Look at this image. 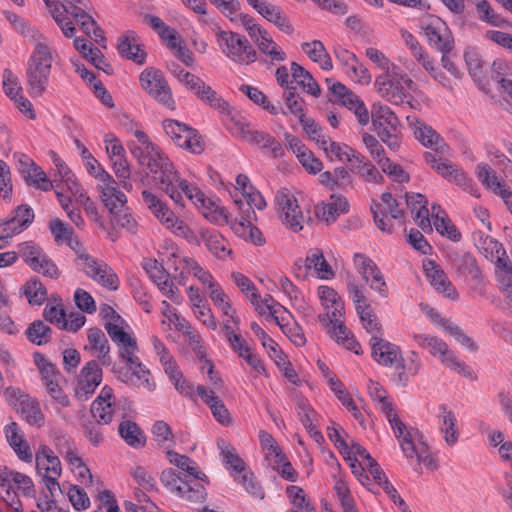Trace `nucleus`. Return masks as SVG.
I'll return each mask as SVG.
<instances>
[{
  "label": "nucleus",
  "instance_id": "e433bc0d",
  "mask_svg": "<svg viewBox=\"0 0 512 512\" xmlns=\"http://www.w3.org/2000/svg\"><path fill=\"white\" fill-rule=\"evenodd\" d=\"M18 411L29 425L37 427L44 425L45 417L36 398L28 395L20 397Z\"/></svg>",
  "mask_w": 512,
  "mask_h": 512
},
{
  "label": "nucleus",
  "instance_id": "6ab92c4d",
  "mask_svg": "<svg viewBox=\"0 0 512 512\" xmlns=\"http://www.w3.org/2000/svg\"><path fill=\"white\" fill-rule=\"evenodd\" d=\"M370 345L372 357L378 364L389 367L395 365L397 368L405 369V361L399 346L384 340L383 337Z\"/></svg>",
  "mask_w": 512,
  "mask_h": 512
},
{
  "label": "nucleus",
  "instance_id": "a878e982",
  "mask_svg": "<svg viewBox=\"0 0 512 512\" xmlns=\"http://www.w3.org/2000/svg\"><path fill=\"white\" fill-rule=\"evenodd\" d=\"M117 49L122 57L136 64L142 65L146 61L147 53L143 50L134 31L129 30L119 37Z\"/></svg>",
  "mask_w": 512,
  "mask_h": 512
},
{
  "label": "nucleus",
  "instance_id": "4d7b16f0",
  "mask_svg": "<svg viewBox=\"0 0 512 512\" xmlns=\"http://www.w3.org/2000/svg\"><path fill=\"white\" fill-rule=\"evenodd\" d=\"M357 314L363 324V327L371 335L370 343L380 339L383 336L381 324L379 323L377 316L373 313L370 306L359 310Z\"/></svg>",
  "mask_w": 512,
  "mask_h": 512
},
{
  "label": "nucleus",
  "instance_id": "ea45409f",
  "mask_svg": "<svg viewBox=\"0 0 512 512\" xmlns=\"http://www.w3.org/2000/svg\"><path fill=\"white\" fill-rule=\"evenodd\" d=\"M301 49L313 62L318 63L323 70H331L333 68L331 57L320 40L304 42L301 44Z\"/></svg>",
  "mask_w": 512,
  "mask_h": 512
},
{
  "label": "nucleus",
  "instance_id": "49530a36",
  "mask_svg": "<svg viewBox=\"0 0 512 512\" xmlns=\"http://www.w3.org/2000/svg\"><path fill=\"white\" fill-rule=\"evenodd\" d=\"M49 154L56 168L59 180L66 184L67 188L73 195H78V191H80V184L77 181L75 175L54 151L51 150Z\"/></svg>",
  "mask_w": 512,
  "mask_h": 512
},
{
  "label": "nucleus",
  "instance_id": "2f4dec72",
  "mask_svg": "<svg viewBox=\"0 0 512 512\" xmlns=\"http://www.w3.org/2000/svg\"><path fill=\"white\" fill-rule=\"evenodd\" d=\"M257 46L259 52L266 56L270 64L283 62L286 60V53L281 47L273 40L272 36L267 30L260 33L255 39L252 40Z\"/></svg>",
  "mask_w": 512,
  "mask_h": 512
},
{
  "label": "nucleus",
  "instance_id": "20e7f679",
  "mask_svg": "<svg viewBox=\"0 0 512 512\" xmlns=\"http://www.w3.org/2000/svg\"><path fill=\"white\" fill-rule=\"evenodd\" d=\"M142 198L145 205L166 229L170 230L175 236L184 238L190 244L199 243L196 234L188 224L179 219L166 203L161 201L155 194L148 190H143Z\"/></svg>",
  "mask_w": 512,
  "mask_h": 512
},
{
  "label": "nucleus",
  "instance_id": "6e6552de",
  "mask_svg": "<svg viewBox=\"0 0 512 512\" xmlns=\"http://www.w3.org/2000/svg\"><path fill=\"white\" fill-rule=\"evenodd\" d=\"M373 126L380 139L393 151L400 147L399 119L390 107L376 102L371 108Z\"/></svg>",
  "mask_w": 512,
  "mask_h": 512
},
{
  "label": "nucleus",
  "instance_id": "9d476101",
  "mask_svg": "<svg viewBox=\"0 0 512 512\" xmlns=\"http://www.w3.org/2000/svg\"><path fill=\"white\" fill-rule=\"evenodd\" d=\"M139 82L141 88L158 103L170 110H175L176 105L171 88L161 70L154 67L144 69L139 76Z\"/></svg>",
  "mask_w": 512,
  "mask_h": 512
},
{
  "label": "nucleus",
  "instance_id": "c03bdc74",
  "mask_svg": "<svg viewBox=\"0 0 512 512\" xmlns=\"http://www.w3.org/2000/svg\"><path fill=\"white\" fill-rule=\"evenodd\" d=\"M328 332L338 344L343 345L346 349L353 351L357 355L362 354L361 345L345 326L344 322L334 324L329 328Z\"/></svg>",
  "mask_w": 512,
  "mask_h": 512
},
{
  "label": "nucleus",
  "instance_id": "4be33fe9",
  "mask_svg": "<svg viewBox=\"0 0 512 512\" xmlns=\"http://www.w3.org/2000/svg\"><path fill=\"white\" fill-rule=\"evenodd\" d=\"M302 263L304 266L305 274L308 271L313 270L315 276L322 280H330L335 276V273L331 265L327 262L324 257V253L320 248H311L306 255L305 260L299 259L295 265L302 269Z\"/></svg>",
  "mask_w": 512,
  "mask_h": 512
},
{
  "label": "nucleus",
  "instance_id": "f3484780",
  "mask_svg": "<svg viewBox=\"0 0 512 512\" xmlns=\"http://www.w3.org/2000/svg\"><path fill=\"white\" fill-rule=\"evenodd\" d=\"M280 218L284 225L298 232L303 228L304 216L296 198L287 192H278L275 196Z\"/></svg>",
  "mask_w": 512,
  "mask_h": 512
},
{
  "label": "nucleus",
  "instance_id": "4468645a",
  "mask_svg": "<svg viewBox=\"0 0 512 512\" xmlns=\"http://www.w3.org/2000/svg\"><path fill=\"white\" fill-rule=\"evenodd\" d=\"M173 177H169L170 185H166L165 183H158L161 189L169 195V197L180 206H184L183 204V196L184 194L187 199H189L195 205H205L204 194L195 186L190 185L187 180L182 179L177 171L174 169V165L172 164Z\"/></svg>",
  "mask_w": 512,
  "mask_h": 512
},
{
  "label": "nucleus",
  "instance_id": "b1692460",
  "mask_svg": "<svg viewBox=\"0 0 512 512\" xmlns=\"http://www.w3.org/2000/svg\"><path fill=\"white\" fill-rule=\"evenodd\" d=\"M191 92L203 103L223 115H231V107L211 86L201 78L192 86Z\"/></svg>",
  "mask_w": 512,
  "mask_h": 512
},
{
  "label": "nucleus",
  "instance_id": "774afa93",
  "mask_svg": "<svg viewBox=\"0 0 512 512\" xmlns=\"http://www.w3.org/2000/svg\"><path fill=\"white\" fill-rule=\"evenodd\" d=\"M272 467L276 470L284 479L290 482H295L298 477V473L293 468L292 464L288 461L284 453L275 454V457L270 459Z\"/></svg>",
  "mask_w": 512,
  "mask_h": 512
},
{
  "label": "nucleus",
  "instance_id": "ddd939ff",
  "mask_svg": "<svg viewBox=\"0 0 512 512\" xmlns=\"http://www.w3.org/2000/svg\"><path fill=\"white\" fill-rule=\"evenodd\" d=\"M80 257L79 266L89 278L108 290L116 291L119 288V278L107 263L91 255H81Z\"/></svg>",
  "mask_w": 512,
  "mask_h": 512
},
{
  "label": "nucleus",
  "instance_id": "2eb2a0df",
  "mask_svg": "<svg viewBox=\"0 0 512 512\" xmlns=\"http://www.w3.org/2000/svg\"><path fill=\"white\" fill-rule=\"evenodd\" d=\"M353 262L363 280L370 285V288L378 292L382 297H387L388 288L383 274L376 263L361 253L354 255Z\"/></svg>",
  "mask_w": 512,
  "mask_h": 512
},
{
  "label": "nucleus",
  "instance_id": "680f3d73",
  "mask_svg": "<svg viewBox=\"0 0 512 512\" xmlns=\"http://www.w3.org/2000/svg\"><path fill=\"white\" fill-rule=\"evenodd\" d=\"M411 55L435 80L441 82L445 78L444 74L438 71L435 59L424 47L412 52Z\"/></svg>",
  "mask_w": 512,
  "mask_h": 512
},
{
  "label": "nucleus",
  "instance_id": "c756f323",
  "mask_svg": "<svg viewBox=\"0 0 512 512\" xmlns=\"http://www.w3.org/2000/svg\"><path fill=\"white\" fill-rule=\"evenodd\" d=\"M349 203L343 196L332 195L330 201L319 203L315 206V215L327 223L334 222L340 214L347 213Z\"/></svg>",
  "mask_w": 512,
  "mask_h": 512
},
{
  "label": "nucleus",
  "instance_id": "6e6d98bb",
  "mask_svg": "<svg viewBox=\"0 0 512 512\" xmlns=\"http://www.w3.org/2000/svg\"><path fill=\"white\" fill-rule=\"evenodd\" d=\"M5 18L11 23L14 29L24 37H28L33 41L45 40L43 34H41L35 27L29 25L23 18L16 13L10 11L3 12Z\"/></svg>",
  "mask_w": 512,
  "mask_h": 512
},
{
  "label": "nucleus",
  "instance_id": "09e8293b",
  "mask_svg": "<svg viewBox=\"0 0 512 512\" xmlns=\"http://www.w3.org/2000/svg\"><path fill=\"white\" fill-rule=\"evenodd\" d=\"M53 331L41 320H35L29 324L25 331L27 339L38 346L45 345L52 339Z\"/></svg>",
  "mask_w": 512,
  "mask_h": 512
},
{
  "label": "nucleus",
  "instance_id": "c9c22d12",
  "mask_svg": "<svg viewBox=\"0 0 512 512\" xmlns=\"http://www.w3.org/2000/svg\"><path fill=\"white\" fill-rule=\"evenodd\" d=\"M477 247L485 258L493 262L495 266L499 265L500 261L509 260L503 245L491 236L480 234Z\"/></svg>",
  "mask_w": 512,
  "mask_h": 512
},
{
  "label": "nucleus",
  "instance_id": "c85d7f7f",
  "mask_svg": "<svg viewBox=\"0 0 512 512\" xmlns=\"http://www.w3.org/2000/svg\"><path fill=\"white\" fill-rule=\"evenodd\" d=\"M36 469L40 476H61L62 472L58 456L46 445H41L36 452Z\"/></svg>",
  "mask_w": 512,
  "mask_h": 512
},
{
  "label": "nucleus",
  "instance_id": "338daca9",
  "mask_svg": "<svg viewBox=\"0 0 512 512\" xmlns=\"http://www.w3.org/2000/svg\"><path fill=\"white\" fill-rule=\"evenodd\" d=\"M475 173L482 185L493 192H497L502 185L495 171L487 163H479L476 166Z\"/></svg>",
  "mask_w": 512,
  "mask_h": 512
},
{
  "label": "nucleus",
  "instance_id": "a211bd4d",
  "mask_svg": "<svg viewBox=\"0 0 512 512\" xmlns=\"http://www.w3.org/2000/svg\"><path fill=\"white\" fill-rule=\"evenodd\" d=\"M102 381V369L95 360H91L81 369L75 395L79 400H87Z\"/></svg>",
  "mask_w": 512,
  "mask_h": 512
},
{
  "label": "nucleus",
  "instance_id": "9b49d317",
  "mask_svg": "<svg viewBox=\"0 0 512 512\" xmlns=\"http://www.w3.org/2000/svg\"><path fill=\"white\" fill-rule=\"evenodd\" d=\"M228 129L248 143L258 145L273 158H280L284 155V148L275 137L266 132L251 129L248 123L236 121L234 117H231V125L228 126Z\"/></svg>",
  "mask_w": 512,
  "mask_h": 512
},
{
  "label": "nucleus",
  "instance_id": "de8ad7c7",
  "mask_svg": "<svg viewBox=\"0 0 512 512\" xmlns=\"http://www.w3.org/2000/svg\"><path fill=\"white\" fill-rule=\"evenodd\" d=\"M25 163L28 165L27 175H25L28 185H33L44 191H49L54 187L53 182L47 178L46 173L33 160L26 157Z\"/></svg>",
  "mask_w": 512,
  "mask_h": 512
},
{
  "label": "nucleus",
  "instance_id": "37998d69",
  "mask_svg": "<svg viewBox=\"0 0 512 512\" xmlns=\"http://www.w3.org/2000/svg\"><path fill=\"white\" fill-rule=\"evenodd\" d=\"M286 494L292 506L286 512H316L315 506L301 487L290 485L286 488Z\"/></svg>",
  "mask_w": 512,
  "mask_h": 512
},
{
  "label": "nucleus",
  "instance_id": "bb28decb",
  "mask_svg": "<svg viewBox=\"0 0 512 512\" xmlns=\"http://www.w3.org/2000/svg\"><path fill=\"white\" fill-rule=\"evenodd\" d=\"M414 134L425 147L432 148L440 155H445L449 152V146L444 139L438 134L431 126L424 122L415 119Z\"/></svg>",
  "mask_w": 512,
  "mask_h": 512
},
{
  "label": "nucleus",
  "instance_id": "864d4df0",
  "mask_svg": "<svg viewBox=\"0 0 512 512\" xmlns=\"http://www.w3.org/2000/svg\"><path fill=\"white\" fill-rule=\"evenodd\" d=\"M341 105L347 107L349 110H353L358 122L361 125H366L369 122L370 115L364 102L360 98L349 91L341 100L338 101Z\"/></svg>",
  "mask_w": 512,
  "mask_h": 512
},
{
  "label": "nucleus",
  "instance_id": "cd10ccee",
  "mask_svg": "<svg viewBox=\"0 0 512 512\" xmlns=\"http://www.w3.org/2000/svg\"><path fill=\"white\" fill-rule=\"evenodd\" d=\"M98 191L105 207L109 210L110 215L115 214L121 208L126 206L127 197L118 189L117 182L111 178L102 184H98Z\"/></svg>",
  "mask_w": 512,
  "mask_h": 512
},
{
  "label": "nucleus",
  "instance_id": "f257e3e1",
  "mask_svg": "<svg viewBox=\"0 0 512 512\" xmlns=\"http://www.w3.org/2000/svg\"><path fill=\"white\" fill-rule=\"evenodd\" d=\"M167 459L171 464L186 473H177L172 468L165 469L160 477L163 486L185 501L192 503L204 502L207 496L203 484L204 481L208 482L206 475L197 471V467L191 466V459L185 455L168 450Z\"/></svg>",
  "mask_w": 512,
  "mask_h": 512
},
{
  "label": "nucleus",
  "instance_id": "bf43d9fd",
  "mask_svg": "<svg viewBox=\"0 0 512 512\" xmlns=\"http://www.w3.org/2000/svg\"><path fill=\"white\" fill-rule=\"evenodd\" d=\"M478 18L489 25L504 27L509 22L500 14L496 13L487 0H481L476 4Z\"/></svg>",
  "mask_w": 512,
  "mask_h": 512
},
{
  "label": "nucleus",
  "instance_id": "8fccbe9b",
  "mask_svg": "<svg viewBox=\"0 0 512 512\" xmlns=\"http://www.w3.org/2000/svg\"><path fill=\"white\" fill-rule=\"evenodd\" d=\"M439 409L442 411V426L441 432L444 433V440L449 446L457 443L459 432L456 428L457 419L452 411L447 410L445 405H440Z\"/></svg>",
  "mask_w": 512,
  "mask_h": 512
},
{
  "label": "nucleus",
  "instance_id": "f03ea898",
  "mask_svg": "<svg viewBox=\"0 0 512 512\" xmlns=\"http://www.w3.org/2000/svg\"><path fill=\"white\" fill-rule=\"evenodd\" d=\"M130 126L128 131L132 132L138 140V144L133 141L128 143L131 154L140 165L147 166L153 175L154 181L169 186L170 180L168 178L173 177L171 172L172 162L150 141L148 135L138 128L137 124L131 121Z\"/></svg>",
  "mask_w": 512,
  "mask_h": 512
},
{
  "label": "nucleus",
  "instance_id": "aec40b11",
  "mask_svg": "<svg viewBox=\"0 0 512 512\" xmlns=\"http://www.w3.org/2000/svg\"><path fill=\"white\" fill-rule=\"evenodd\" d=\"M216 212L219 213L225 223L231 225L232 230L238 237L258 246L265 243L262 232L251 223L253 218L240 217L229 221L228 212L224 207L217 208Z\"/></svg>",
  "mask_w": 512,
  "mask_h": 512
},
{
  "label": "nucleus",
  "instance_id": "f8f14e48",
  "mask_svg": "<svg viewBox=\"0 0 512 512\" xmlns=\"http://www.w3.org/2000/svg\"><path fill=\"white\" fill-rule=\"evenodd\" d=\"M162 126L175 145L194 154H200L204 150V144L195 129L172 119L164 120Z\"/></svg>",
  "mask_w": 512,
  "mask_h": 512
},
{
  "label": "nucleus",
  "instance_id": "7c9ffc66",
  "mask_svg": "<svg viewBox=\"0 0 512 512\" xmlns=\"http://www.w3.org/2000/svg\"><path fill=\"white\" fill-rule=\"evenodd\" d=\"M122 359L129 364L132 374L131 376H129L128 372L124 374L120 373L118 376L119 379L126 383H133V378H136L137 383L139 385L144 386L149 391L155 388V383L150 380V371L144 367L140 359L137 356H135V354H132L131 356L129 355L128 357H122Z\"/></svg>",
  "mask_w": 512,
  "mask_h": 512
},
{
  "label": "nucleus",
  "instance_id": "412c9836",
  "mask_svg": "<svg viewBox=\"0 0 512 512\" xmlns=\"http://www.w3.org/2000/svg\"><path fill=\"white\" fill-rule=\"evenodd\" d=\"M442 178L450 183L461 187L464 191L478 197V187L476 183L467 175V173L459 166L444 159L435 170Z\"/></svg>",
  "mask_w": 512,
  "mask_h": 512
},
{
  "label": "nucleus",
  "instance_id": "69168bd1",
  "mask_svg": "<svg viewBox=\"0 0 512 512\" xmlns=\"http://www.w3.org/2000/svg\"><path fill=\"white\" fill-rule=\"evenodd\" d=\"M221 455L226 468L234 473L233 477L241 475L244 471H247L244 461L235 453L234 448L229 445L221 447Z\"/></svg>",
  "mask_w": 512,
  "mask_h": 512
},
{
  "label": "nucleus",
  "instance_id": "5701e85b",
  "mask_svg": "<svg viewBox=\"0 0 512 512\" xmlns=\"http://www.w3.org/2000/svg\"><path fill=\"white\" fill-rule=\"evenodd\" d=\"M423 267L426 277L437 292L443 294L445 297L451 300L458 299L459 294L456 288L448 279L440 265H438L433 260H429L424 263Z\"/></svg>",
  "mask_w": 512,
  "mask_h": 512
},
{
  "label": "nucleus",
  "instance_id": "72a5a7b5",
  "mask_svg": "<svg viewBox=\"0 0 512 512\" xmlns=\"http://www.w3.org/2000/svg\"><path fill=\"white\" fill-rule=\"evenodd\" d=\"M201 238L207 249L218 259H225L227 256L232 255V249L229 248V243L222 234L214 229H203L201 231Z\"/></svg>",
  "mask_w": 512,
  "mask_h": 512
},
{
  "label": "nucleus",
  "instance_id": "603ef678",
  "mask_svg": "<svg viewBox=\"0 0 512 512\" xmlns=\"http://www.w3.org/2000/svg\"><path fill=\"white\" fill-rule=\"evenodd\" d=\"M290 316L281 315L276 317V324L280 327L282 332L292 341V343L298 347H302L306 344V337L303 329L296 323H290L288 318Z\"/></svg>",
  "mask_w": 512,
  "mask_h": 512
},
{
  "label": "nucleus",
  "instance_id": "423d86ee",
  "mask_svg": "<svg viewBox=\"0 0 512 512\" xmlns=\"http://www.w3.org/2000/svg\"><path fill=\"white\" fill-rule=\"evenodd\" d=\"M374 86L378 94L391 104L410 103L408 90L414 86L412 79L405 73H384L375 79Z\"/></svg>",
  "mask_w": 512,
  "mask_h": 512
},
{
  "label": "nucleus",
  "instance_id": "58836bf2",
  "mask_svg": "<svg viewBox=\"0 0 512 512\" xmlns=\"http://www.w3.org/2000/svg\"><path fill=\"white\" fill-rule=\"evenodd\" d=\"M245 199H235L234 203L240 211V217L255 218L253 207L262 210L266 207V201L259 191L255 189L243 196Z\"/></svg>",
  "mask_w": 512,
  "mask_h": 512
},
{
  "label": "nucleus",
  "instance_id": "052dcab7",
  "mask_svg": "<svg viewBox=\"0 0 512 512\" xmlns=\"http://www.w3.org/2000/svg\"><path fill=\"white\" fill-rule=\"evenodd\" d=\"M458 272L464 276H469L475 283L482 281V273L477 261L470 253L463 254L458 261Z\"/></svg>",
  "mask_w": 512,
  "mask_h": 512
},
{
  "label": "nucleus",
  "instance_id": "3c124183",
  "mask_svg": "<svg viewBox=\"0 0 512 512\" xmlns=\"http://www.w3.org/2000/svg\"><path fill=\"white\" fill-rule=\"evenodd\" d=\"M22 291L31 305H41L47 299V290L36 276L26 281Z\"/></svg>",
  "mask_w": 512,
  "mask_h": 512
},
{
  "label": "nucleus",
  "instance_id": "473e14b6",
  "mask_svg": "<svg viewBox=\"0 0 512 512\" xmlns=\"http://www.w3.org/2000/svg\"><path fill=\"white\" fill-rule=\"evenodd\" d=\"M407 205L411 208V212L415 213L414 220L416 224L424 232H432L431 221L429 218L428 200L422 194L408 195L406 194Z\"/></svg>",
  "mask_w": 512,
  "mask_h": 512
},
{
  "label": "nucleus",
  "instance_id": "1a4fd4ad",
  "mask_svg": "<svg viewBox=\"0 0 512 512\" xmlns=\"http://www.w3.org/2000/svg\"><path fill=\"white\" fill-rule=\"evenodd\" d=\"M412 338L419 347L428 349L432 356L439 357L445 366L466 377L472 376L470 368L457 359L441 338L417 333Z\"/></svg>",
  "mask_w": 512,
  "mask_h": 512
},
{
  "label": "nucleus",
  "instance_id": "5fc2aeb1",
  "mask_svg": "<svg viewBox=\"0 0 512 512\" xmlns=\"http://www.w3.org/2000/svg\"><path fill=\"white\" fill-rule=\"evenodd\" d=\"M34 363L39 369L41 374L42 382L44 385L49 381H62L63 376L58 371L57 367L48 361V359L39 352L34 353L33 355Z\"/></svg>",
  "mask_w": 512,
  "mask_h": 512
},
{
  "label": "nucleus",
  "instance_id": "7ed1b4c3",
  "mask_svg": "<svg viewBox=\"0 0 512 512\" xmlns=\"http://www.w3.org/2000/svg\"><path fill=\"white\" fill-rule=\"evenodd\" d=\"M35 42L27 61L26 80L30 96L41 97L47 89L56 52L45 40Z\"/></svg>",
  "mask_w": 512,
  "mask_h": 512
},
{
  "label": "nucleus",
  "instance_id": "0eeeda50",
  "mask_svg": "<svg viewBox=\"0 0 512 512\" xmlns=\"http://www.w3.org/2000/svg\"><path fill=\"white\" fill-rule=\"evenodd\" d=\"M419 27L427 44L437 52L450 53L455 47L453 34L445 21L435 15L420 19Z\"/></svg>",
  "mask_w": 512,
  "mask_h": 512
},
{
  "label": "nucleus",
  "instance_id": "dca6fc26",
  "mask_svg": "<svg viewBox=\"0 0 512 512\" xmlns=\"http://www.w3.org/2000/svg\"><path fill=\"white\" fill-rule=\"evenodd\" d=\"M400 447L407 458L415 457L419 464L422 463L432 470L437 469L436 461L431 455L427 454L428 446L419 430H412L407 433L404 440L400 441Z\"/></svg>",
  "mask_w": 512,
  "mask_h": 512
},
{
  "label": "nucleus",
  "instance_id": "79ce46f5",
  "mask_svg": "<svg viewBox=\"0 0 512 512\" xmlns=\"http://www.w3.org/2000/svg\"><path fill=\"white\" fill-rule=\"evenodd\" d=\"M118 432L127 445L133 448H142L145 446V434L135 422L130 420L122 421L119 424Z\"/></svg>",
  "mask_w": 512,
  "mask_h": 512
},
{
  "label": "nucleus",
  "instance_id": "e2e57ef3",
  "mask_svg": "<svg viewBox=\"0 0 512 512\" xmlns=\"http://www.w3.org/2000/svg\"><path fill=\"white\" fill-rule=\"evenodd\" d=\"M283 100L289 112L298 119L305 115V100L296 92V87H288L283 93Z\"/></svg>",
  "mask_w": 512,
  "mask_h": 512
},
{
  "label": "nucleus",
  "instance_id": "a19ab883",
  "mask_svg": "<svg viewBox=\"0 0 512 512\" xmlns=\"http://www.w3.org/2000/svg\"><path fill=\"white\" fill-rule=\"evenodd\" d=\"M290 70L292 78L306 93L314 97L320 96L321 89L309 71L296 62L291 63Z\"/></svg>",
  "mask_w": 512,
  "mask_h": 512
},
{
  "label": "nucleus",
  "instance_id": "f704fd0d",
  "mask_svg": "<svg viewBox=\"0 0 512 512\" xmlns=\"http://www.w3.org/2000/svg\"><path fill=\"white\" fill-rule=\"evenodd\" d=\"M371 211L377 227L381 231L388 233L392 230V224L387 213H389L393 219H401L404 216V211L399 208V203L397 201L393 202L392 205L383 207V209L382 204L374 203V205L371 206Z\"/></svg>",
  "mask_w": 512,
  "mask_h": 512
},
{
  "label": "nucleus",
  "instance_id": "0e129e2a",
  "mask_svg": "<svg viewBox=\"0 0 512 512\" xmlns=\"http://www.w3.org/2000/svg\"><path fill=\"white\" fill-rule=\"evenodd\" d=\"M320 146L325 151L327 157H329L330 159L336 158L338 161L341 162H346L347 157L349 156V151L351 149L350 146L343 143L332 141L329 137H323Z\"/></svg>",
  "mask_w": 512,
  "mask_h": 512
},
{
  "label": "nucleus",
  "instance_id": "a18cd8bd",
  "mask_svg": "<svg viewBox=\"0 0 512 512\" xmlns=\"http://www.w3.org/2000/svg\"><path fill=\"white\" fill-rule=\"evenodd\" d=\"M13 472V470L6 466H0V494L4 493L6 495L5 501L13 507L15 512H22L21 503L12 486L11 478H13Z\"/></svg>",
  "mask_w": 512,
  "mask_h": 512
},
{
  "label": "nucleus",
  "instance_id": "39448f33",
  "mask_svg": "<svg viewBox=\"0 0 512 512\" xmlns=\"http://www.w3.org/2000/svg\"><path fill=\"white\" fill-rule=\"evenodd\" d=\"M216 41L221 52L235 64L249 65L258 59L257 50L242 34L219 30L216 33Z\"/></svg>",
  "mask_w": 512,
  "mask_h": 512
},
{
  "label": "nucleus",
  "instance_id": "4c0bfd02",
  "mask_svg": "<svg viewBox=\"0 0 512 512\" xmlns=\"http://www.w3.org/2000/svg\"><path fill=\"white\" fill-rule=\"evenodd\" d=\"M90 349L97 353L102 365L109 366L112 363L110 346L104 332L97 328H90L87 333Z\"/></svg>",
  "mask_w": 512,
  "mask_h": 512
},
{
  "label": "nucleus",
  "instance_id": "393cba45",
  "mask_svg": "<svg viewBox=\"0 0 512 512\" xmlns=\"http://www.w3.org/2000/svg\"><path fill=\"white\" fill-rule=\"evenodd\" d=\"M121 322L107 321L104 323V328L111 340L117 344L119 348V356L128 357L138 351L136 339L129 333L125 332Z\"/></svg>",
  "mask_w": 512,
  "mask_h": 512
},
{
  "label": "nucleus",
  "instance_id": "13d9d810",
  "mask_svg": "<svg viewBox=\"0 0 512 512\" xmlns=\"http://www.w3.org/2000/svg\"><path fill=\"white\" fill-rule=\"evenodd\" d=\"M262 16L269 22H272L274 25H276L282 32L288 35L294 32L292 24L280 7L274 4H270L267 9L264 10Z\"/></svg>",
  "mask_w": 512,
  "mask_h": 512
}]
</instances>
